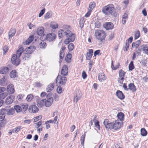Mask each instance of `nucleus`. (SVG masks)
<instances>
[{"instance_id":"58","label":"nucleus","mask_w":148,"mask_h":148,"mask_svg":"<svg viewBox=\"0 0 148 148\" xmlns=\"http://www.w3.org/2000/svg\"><path fill=\"white\" fill-rule=\"evenodd\" d=\"M23 97L24 95L20 94L18 95L17 98L19 101H21L22 100V99L23 98Z\"/></svg>"},{"instance_id":"18","label":"nucleus","mask_w":148,"mask_h":148,"mask_svg":"<svg viewBox=\"0 0 148 148\" xmlns=\"http://www.w3.org/2000/svg\"><path fill=\"white\" fill-rule=\"evenodd\" d=\"M103 26L107 30L112 29L114 26L113 23L111 22L106 23Z\"/></svg>"},{"instance_id":"3","label":"nucleus","mask_w":148,"mask_h":148,"mask_svg":"<svg viewBox=\"0 0 148 148\" xmlns=\"http://www.w3.org/2000/svg\"><path fill=\"white\" fill-rule=\"evenodd\" d=\"M23 48H20L17 51L16 54H14L11 59V63L15 66H18L20 63L19 58L23 52Z\"/></svg>"},{"instance_id":"55","label":"nucleus","mask_w":148,"mask_h":148,"mask_svg":"<svg viewBox=\"0 0 148 148\" xmlns=\"http://www.w3.org/2000/svg\"><path fill=\"white\" fill-rule=\"evenodd\" d=\"M129 70L130 71L134 69V66L133 61H131L129 66Z\"/></svg>"},{"instance_id":"29","label":"nucleus","mask_w":148,"mask_h":148,"mask_svg":"<svg viewBox=\"0 0 148 148\" xmlns=\"http://www.w3.org/2000/svg\"><path fill=\"white\" fill-rule=\"evenodd\" d=\"M75 40L74 36L73 35L72 38L66 39L64 40V43L66 44H68L70 42H73Z\"/></svg>"},{"instance_id":"14","label":"nucleus","mask_w":148,"mask_h":148,"mask_svg":"<svg viewBox=\"0 0 148 148\" xmlns=\"http://www.w3.org/2000/svg\"><path fill=\"white\" fill-rule=\"evenodd\" d=\"M16 31L15 29L14 28H11L8 32V39L10 41L14 35L16 33Z\"/></svg>"},{"instance_id":"62","label":"nucleus","mask_w":148,"mask_h":148,"mask_svg":"<svg viewBox=\"0 0 148 148\" xmlns=\"http://www.w3.org/2000/svg\"><path fill=\"white\" fill-rule=\"evenodd\" d=\"M8 47L7 46H5L3 48V50L4 52L6 53L8 51Z\"/></svg>"},{"instance_id":"11","label":"nucleus","mask_w":148,"mask_h":148,"mask_svg":"<svg viewBox=\"0 0 148 148\" xmlns=\"http://www.w3.org/2000/svg\"><path fill=\"white\" fill-rule=\"evenodd\" d=\"M7 91L9 94H12L14 92V87L12 84L8 85L7 88Z\"/></svg>"},{"instance_id":"31","label":"nucleus","mask_w":148,"mask_h":148,"mask_svg":"<svg viewBox=\"0 0 148 148\" xmlns=\"http://www.w3.org/2000/svg\"><path fill=\"white\" fill-rule=\"evenodd\" d=\"M34 38L33 36H31L28 39L26 40L24 44L25 45H29L33 40Z\"/></svg>"},{"instance_id":"61","label":"nucleus","mask_w":148,"mask_h":148,"mask_svg":"<svg viewBox=\"0 0 148 148\" xmlns=\"http://www.w3.org/2000/svg\"><path fill=\"white\" fill-rule=\"evenodd\" d=\"M35 84L36 86L37 87H40L43 85L42 83L38 82H36Z\"/></svg>"},{"instance_id":"15","label":"nucleus","mask_w":148,"mask_h":148,"mask_svg":"<svg viewBox=\"0 0 148 148\" xmlns=\"http://www.w3.org/2000/svg\"><path fill=\"white\" fill-rule=\"evenodd\" d=\"M4 112L7 115H11L13 114L14 113V110L13 108H12L9 110H6V109H4L3 110Z\"/></svg>"},{"instance_id":"22","label":"nucleus","mask_w":148,"mask_h":148,"mask_svg":"<svg viewBox=\"0 0 148 148\" xmlns=\"http://www.w3.org/2000/svg\"><path fill=\"white\" fill-rule=\"evenodd\" d=\"M128 18V14L127 12H125L122 16V23L123 25H125L126 23V20Z\"/></svg>"},{"instance_id":"40","label":"nucleus","mask_w":148,"mask_h":148,"mask_svg":"<svg viewBox=\"0 0 148 148\" xmlns=\"http://www.w3.org/2000/svg\"><path fill=\"white\" fill-rule=\"evenodd\" d=\"M72 56L71 54H67L65 58L66 61L67 62H71Z\"/></svg>"},{"instance_id":"25","label":"nucleus","mask_w":148,"mask_h":148,"mask_svg":"<svg viewBox=\"0 0 148 148\" xmlns=\"http://www.w3.org/2000/svg\"><path fill=\"white\" fill-rule=\"evenodd\" d=\"M44 29L43 27H40L38 28L36 33L37 34L40 36L42 35L44 32Z\"/></svg>"},{"instance_id":"53","label":"nucleus","mask_w":148,"mask_h":148,"mask_svg":"<svg viewBox=\"0 0 148 148\" xmlns=\"http://www.w3.org/2000/svg\"><path fill=\"white\" fill-rule=\"evenodd\" d=\"M124 77H119L118 79V81L120 84H123L124 80Z\"/></svg>"},{"instance_id":"5","label":"nucleus","mask_w":148,"mask_h":148,"mask_svg":"<svg viewBox=\"0 0 148 148\" xmlns=\"http://www.w3.org/2000/svg\"><path fill=\"white\" fill-rule=\"evenodd\" d=\"M95 36L97 39L102 41V40L105 38L106 35L103 30H97L95 32Z\"/></svg>"},{"instance_id":"38","label":"nucleus","mask_w":148,"mask_h":148,"mask_svg":"<svg viewBox=\"0 0 148 148\" xmlns=\"http://www.w3.org/2000/svg\"><path fill=\"white\" fill-rule=\"evenodd\" d=\"M58 26V24L55 22H52L50 24V27L53 29L57 28Z\"/></svg>"},{"instance_id":"20","label":"nucleus","mask_w":148,"mask_h":148,"mask_svg":"<svg viewBox=\"0 0 148 148\" xmlns=\"http://www.w3.org/2000/svg\"><path fill=\"white\" fill-rule=\"evenodd\" d=\"M98 79L101 82L105 80L106 79V77L105 75L103 73H100L99 74L98 76Z\"/></svg>"},{"instance_id":"60","label":"nucleus","mask_w":148,"mask_h":148,"mask_svg":"<svg viewBox=\"0 0 148 148\" xmlns=\"http://www.w3.org/2000/svg\"><path fill=\"white\" fill-rule=\"evenodd\" d=\"M42 117L41 116H36L34 118V122L37 121L39 119H41Z\"/></svg>"},{"instance_id":"21","label":"nucleus","mask_w":148,"mask_h":148,"mask_svg":"<svg viewBox=\"0 0 148 148\" xmlns=\"http://www.w3.org/2000/svg\"><path fill=\"white\" fill-rule=\"evenodd\" d=\"M45 100L46 99L42 100L39 99L37 100V103L38 107L41 108L44 106L45 103Z\"/></svg>"},{"instance_id":"17","label":"nucleus","mask_w":148,"mask_h":148,"mask_svg":"<svg viewBox=\"0 0 148 148\" xmlns=\"http://www.w3.org/2000/svg\"><path fill=\"white\" fill-rule=\"evenodd\" d=\"M68 68L66 65L63 66L61 71V74L64 76L66 75L68 73Z\"/></svg>"},{"instance_id":"49","label":"nucleus","mask_w":148,"mask_h":148,"mask_svg":"<svg viewBox=\"0 0 148 148\" xmlns=\"http://www.w3.org/2000/svg\"><path fill=\"white\" fill-rule=\"evenodd\" d=\"M119 63H118L117 64V65L114 67L113 64V62L112 61V63H111V67L112 69L114 70H116L117 69V68H119Z\"/></svg>"},{"instance_id":"23","label":"nucleus","mask_w":148,"mask_h":148,"mask_svg":"<svg viewBox=\"0 0 148 148\" xmlns=\"http://www.w3.org/2000/svg\"><path fill=\"white\" fill-rule=\"evenodd\" d=\"M22 54V58L24 60H28L30 57V54L27 53V52H25V51H23V49Z\"/></svg>"},{"instance_id":"26","label":"nucleus","mask_w":148,"mask_h":148,"mask_svg":"<svg viewBox=\"0 0 148 148\" xmlns=\"http://www.w3.org/2000/svg\"><path fill=\"white\" fill-rule=\"evenodd\" d=\"M128 90L129 89L132 91V92H134L136 91V87L134 84L130 83L128 85Z\"/></svg>"},{"instance_id":"59","label":"nucleus","mask_w":148,"mask_h":148,"mask_svg":"<svg viewBox=\"0 0 148 148\" xmlns=\"http://www.w3.org/2000/svg\"><path fill=\"white\" fill-rule=\"evenodd\" d=\"M85 137V135H83L82 136L81 139V143L82 145H83L84 143V141Z\"/></svg>"},{"instance_id":"28","label":"nucleus","mask_w":148,"mask_h":148,"mask_svg":"<svg viewBox=\"0 0 148 148\" xmlns=\"http://www.w3.org/2000/svg\"><path fill=\"white\" fill-rule=\"evenodd\" d=\"M54 87V84H50L47 87L46 89V91L47 92H50L53 90Z\"/></svg>"},{"instance_id":"64","label":"nucleus","mask_w":148,"mask_h":148,"mask_svg":"<svg viewBox=\"0 0 148 148\" xmlns=\"http://www.w3.org/2000/svg\"><path fill=\"white\" fill-rule=\"evenodd\" d=\"M57 91L58 93L60 94L62 92V89L61 87L58 86L57 88Z\"/></svg>"},{"instance_id":"63","label":"nucleus","mask_w":148,"mask_h":148,"mask_svg":"<svg viewBox=\"0 0 148 148\" xmlns=\"http://www.w3.org/2000/svg\"><path fill=\"white\" fill-rule=\"evenodd\" d=\"M27 25L29 27V29H32V27L34 28L35 27V25H33L31 23H28L27 24Z\"/></svg>"},{"instance_id":"7","label":"nucleus","mask_w":148,"mask_h":148,"mask_svg":"<svg viewBox=\"0 0 148 148\" xmlns=\"http://www.w3.org/2000/svg\"><path fill=\"white\" fill-rule=\"evenodd\" d=\"M82 96V93L80 91H76L75 95L74 97L73 101L76 103H77L78 101L81 98Z\"/></svg>"},{"instance_id":"2","label":"nucleus","mask_w":148,"mask_h":148,"mask_svg":"<svg viewBox=\"0 0 148 148\" xmlns=\"http://www.w3.org/2000/svg\"><path fill=\"white\" fill-rule=\"evenodd\" d=\"M108 122V119H105L103 121V124L106 128L117 130L122 126V122H120L119 120L116 121L114 123Z\"/></svg>"},{"instance_id":"24","label":"nucleus","mask_w":148,"mask_h":148,"mask_svg":"<svg viewBox=\"0 0 148 148\" xmlns=\"http://www.w3.org/2000/svg\"><path fill=\"white\" fill-rule=\"evenodd\" d=\"M65 47L64 46H63L61 48L59 55V57L60 60L63 59L64 57V51L65 49Z\"/></svg>"},{"instance_id":"37","label":"nucleus","mask_w":148,"mask_h":148,"mask_svg":"<svg viewBox=\"0 0 148 148\" xmlns=\"http://www.w3.org/2000/svg\"><path fill=\"white\" fill-rule=\"evenodd\" d=\"M46 46V43L44 41H42L39 44V46L41 48H45Z\"/></svg>"},{"instance_id":"4","label":"nucleus","mask_w":148,"mask_h":148,"mask_svg":"<svg viewBox=\"0 0 148 148\" xmlns=\"http://www.w3.org/2000/svg\"><path fill=\"white\" fill-rule=\"evenodd\" d=\"M102 12L105 14L109 15L111 14L115 16L116 14L114 13V6L113 4H110L105 6L102 9Z\"/></svg>"},{"instance_id":"50","label":"nucleus","mask_w":148,"mask_h":148,"mask_svg":"<svg viewBox=\"0 0 148 148\" xmlns=\"http://www.w3.org/2000/svg\"><path fill=\"white\" fill-rule=\"evenodd\" d=\"M42 123V121H40L37 123H34V125L35 127L37 126V128H38L41 125Z\"/></svg>"},{"instance_id":"48","label":"nucleus","mask_w":148,"mask_h":148,"mask_svg":"<svg viewBox=\"0 0 148 148\" xmlns=\"http://www.w3.org/2000/svg\"><path fill=\"white\" fill-rule=\"evenodd\" d=\"M85 22V20L84 18H81L79 24L81 28H82L84 25V23Z\"/></svg>"},{"instance_id":"36","label":"nucleus","mask_w":148,"mask_h":148,"mask_svg":"<svg viewBox=\"0 0 148 148\" xmlns=\"http://www.w3.org/2000/svg\"><path fill=\"white\" fill-rule=\"evenodd\" d=\"M142 49L143 53L148 55V45L144 46Z\"/></svg>"},{"instance_id":"12","label":"nucleus","mask_w":148,"mask_h":148,"mask_svg":"<svg viewBox=\"0 0 148 148\" xmlns=\"http://www.w3.org/2000/svg\"><path fill=\"white\" fill-rule=\"evenodd\" d=\"M53 99L52 97H50L45 100V105L47 107L50 106L53 102Z\"/></svg>"},{"instance_id":"47","label":"nucleus","mask_w":148,"mask_h":148,"mask_svg":"<svg viewBox=\"0 0 148 148\" xmlns=\"http://www.w3.org/2000/svg\"><path fill=\"white\" fill-rule=\"evenodd\" d=\"M125 73L122 70H120L119 71V77H124Z\"/></svg>"},{"instance_id":"54","label":"nucleus","mask_w":148,"mask_h":148,"mask_svg":"<svg viewBox=\"0 0 148 148\" xmlns=\"http://www.w3.org/2000/svg\"><path fill=\"white\" fill-rule=\"evenodd\" d=\"M140 36V32L139 30L137 31L135 33L134 35V38L135 39H136L138 38Z\"/></svg>"},{"instance_id":"33","label":"nucleus","mask_w":148,"mask_h":148,"mask_svg":"<svg viewBox=\"0 0 148 148\" xmlns=\"http://www.w3.org/2000/svg\"><path fill=\"white\" fill-rule=\"evenodd\" d=\"M52 15V11H49L45 14L44 18L45 19L49 18L51 17Z\"/></svg>"},{"instance_id":"30","label":"nucleus","mask_w":148,"mask_h":148,"mask_svg":"<svg viewBox=\"0 0 148 148\" xmlns=\"http://www.w3.org/2000/svg\"><path fill=\"white\" fill-rule=\"evenodd\" d=\"M10 75L11 78H15L18 76L17 72L15 70H13L11 71Z\"/></svg>"},{"instance_id":"9","label":"nucleus","mask_w":148,"mask_h":148,"mask_svg":"<svg viewBox=\"0 0 148 148\" xmlns=\"http://www.w3.org/2000/svg\"><path fill=\"white\" fill-rule=\"evenodd\" d=\"M28 110L30 113H33L38 112V109L36 105H31L29 106Z\"/></svg>"},{"instance_id":"19","label":"nucleus","mask_w":148,"mask_h":148,"mask_svg":"<svg viewBox=\"0 0 148 148\" xmlns=\"http://www.w3.org/2000/svg\"><path fill=\"white\" fill-rule=\"evenodd\" d=\"M116 95L121 100L124 99L125 96L122 92L119 90H118L116 92Z\"/></svg>"},{"instance_id":"43","label":"nucleus","mask_w":148,"mask_h":148,"mask_svg":"<svg viewBox=\"0 0 148 148\" xmlns=\"http://www.w3.org/2000/svg\"><path fill=\"white\" fill-rule=\"evenodd\" d=\"M93 121L95 123V125L96 127L98 128L99 130V127L100 125H99V121L95 119V118H94Z\"/></svg>"},{"instance_id":"42","label":"nucleus","mask_w":148,"mask_h":148,"mask_svg":"<svg viewBox=\"0 0 148 148\" xmlns=\"http://www.w3.org/2000/svg\"><path fill=\"white\" fill-rule=\"evenodd\" d=\"M6 123V122L5 120L1 121L0 123V130H1L4 127Z\"/></svg>"},{"instance_id":"57","label":"nucleus","mask_w":148,"mask_h":148,"mask_svg":"<svg viewBox=\"0 0 148 148\" xmlns=\"http://www.w3.org/2000/svg\"><path fill=\"white\" fill-rule=\"evenodd\" d=\"M45 12V8H44L43 9L41 10L38 16L40 17H41L44 14Z\"/></svg>"},{"instance_id":"8","label":"nucleus","mask_w":148,"mask_h":148,"mask_svg":"<svg viewBox=\"0 0 148 148\" xmlns=\"http://www.w3.org/2000/svg\"><path fill=\"white\" fill-rule=\"evenodd\" d=\"M56 38L55 34L53 33L48 34L46 36V39L49 41H52L55 39Z\"/></svg>"},{"instance_id":"6","label":"nucleus","mask_w":148,"mask_h":148,"mask_svg":"<svg viewBox=\"0 0 148 148\" xmlns=\"http://www.w3.org/2000/svg\"><path fill=\"white\" fill-rule=\"evenodd\" d=\"M66 81V78L65 77H62L60 75H58L56 78V83L62 86L64 85Z\"/></svg>"},{"instance_id":"39","label":"nucleus","mask_w":148,"mask_h":148,"mask_svg":"<svg viewBox=\"0 0 148 148\" xmlns=\"http://www.w3.org/2000/svg\"><path fill=\"white\" fill-rule=\"evenodd\" d=\"M141 134L143 136H146L147 134V132L146 130L144 128H141L140 130Z\"/></svg>"},{"instance_id":"13","label":"nucleus","mask_w":148,"mask_h":148,"mask_svg":"<svg viewBox=\"0 0 148 148\" xmlns=\"http://www.w3.org/2000/svg\"><path fill=\"white\" fill-rule=\"evenodd\" d=\"M35 49V47L33 46H30L25 49V52H27V53L30 54L34 51Z\"/></svg>"},{"instance_id":"51","label":"nucleus","mask_w":148,"mask_h":148,"mask_svg":"<svg viewBox=\"0 0 148 148\" xmlns=\"http://www.w3.org/2000/svg\"><path fill=\"white\" fill-rule=\"evenodd\" d=\"M68 49L70 51H72L74 48V45L72 43H71L68 46Z\"/></svg>"},{"instance_id":"27","label":"nucleus","mask_w":148,"mask_h":148,"mask_svg":"<svg viewBox=\"0 0 148 148\" xmlns=\"http://www.w3.org/2000/svg\"><path fill=\"white\" fill-rule=\"evenodd\" d=\"M7 84V79L5 76H3L0 79V84L3 86H5Z\"/></svg>"},{"instance_id":"16","label":"nucleus","mask_w":148,"mask_h":148,"mask_svg":"<svg viewBox=\"0 0 148 148\" xmlns=\"http://www.w3.org/2000/svg\"><path fill=\"white\" fill-rule=\"evenodd\" d=\"M9 72V69L7 67H3L0 69V73L1 74H6Z\"/></svg>"},{"instance_id":"34","label":"nucleus","mask_w":148,"mask_h":148,"mask_svg":"<svg viewBox=\"0 0 148 148\" xmlns=\"http://www.w3.org/2000/svg\"><path fill=\"white\" fill-rule=\"evenodd\" d=\"M95 5L96 3L94 2H90L89 5L88 10L92 11L93 9L95 7Z\"/></svg>"},{"instance_id":"56","label":"nucleus","mask_w":148,"mask_h":148,"mask_svg":"<svg viewBox=\"0 0 148 148\" xmlns=\"http://www.w3.org/2000/svg\"><path fill=\"white\" fill-rule=\"evenodd\" d=\"M95 27L97 28H99L101 25V24L100 23L99 21H96L95 22Z\"/></svg>"},{"instance_id":"35","label":"nucleus","mask_w":148,"mask_h":148,"mask_svg":"<svg viewBox=\"0 0 148 148\" xmlns=\"http://www.w3.org/2000/svg\"><path fill=\"white\" fill-rule=\"evenodd\" d=\"M21 111L24 112L27 110L28 107V105L26 103H23L21 105Z\"/></svg>"},{"instance_id":"32","label":"nucleus","mask_w":148,"mask_h":148,"mask_svg":"<svg viewBox=\"0 0 148 148\" xmlns=\"http://www.w3.org/2000/svg\"><path fill=\"white\" fill-rule=\"evenodd\" d=\"M117 116L118 119L121 121V122H122V121H123L124 119V114L123 113L120 112L118 114Z\"/></svg>"},{"instance_id":"41","label":"nucleus","mask_w":148,"mask_h":148,"mask_svg":"<svg viewBox=\"0 0 148 148\" xmlns=\"http://www.w3.org/2000/svg\"><path fill=\"white\" fill-rule=\"evenodd\" d=\"M8 95V93L6 92L0 94V100L4 99Z\"/></svg>"},{"instance_id":"44","label":"nucleus","mask_w":148,"mask_h":148,"mask_svg":"<svg viewBox=\"0 0 148 148\" xmlns=\"http://www.w3.org/2000/svg\"><path fill=\"white\" fill-rule=\"evenodd\" d=\"M3 111V110H2L0 112V121H1L5 120H4V119L5 117V115L3 113L4 112Z\"/></svg>"},{"instance_id":"46","label":"nucleus","mask_w":148,"mask_h":148,"mask_svg":"<svg viewBox=\"0 0 148 148\" xmlns=\"http://www.w3.org/2000/svg\"><path fill=\"white\" fill-rule=\"evenodd\" d=\"M33 98V96L32 95L30 94L27 95L26 99L28 101H30Z\"/></svg>"},{"instance_id":"45","label":"nucleus","mask_w":148,"mask_h":148,"mask_svg":"<svg viewBox=\"0 0 148 148\" xmlns=\"http://www.w3.org/2000/svg\"><path fill=\"white\" fill-rule=\"evenodd\" d=\"M14 109L17 112H19L21 111V108L18 105H16L14 106Z\"/></svg>"},{"instance_id":"52","label":"nucleus","mask_w":148,"mask_h":148,"mask_svg":"<svg viewBox=\"0 0 148 148\" xmlns=\"http://www.w3.org/2000/svg\"><path fill=\"white\" fill-rule=\"evenodd\" d=\"M21 129V126H18L12 130V132L14 133H17Z\"/></svg>"},{"instance_id":"10","label":"nucleus","mask_w":148,"mask_h":148,"mask_svg":"<svg viewBox=\"0 0 148 148\" xmlns=\"http://www.w3.org/2000/svg\"><path fill=\"white\" fill-rule=\"evenodd\" d=\"M14 96L13 95H11L8 96L5 100V103L7 104H10L14 101Z\"/></svg>"},{"instance_id":"1","label":"nucleus","mask_w":148,"mask_h":148,"mask_svg":"<svg viewBox=\"0 0 148 148\" xmlns=\"http://www.w3.org/2000/svg\"><path fill=\"white\" fill-rule=\"evenodd\" d=\"M70 26L68 25H64L62 27V29H60L58 32L59 36L60 38L66 36L67 38H72L73 36H74L75 39V35L73 34L69 29Z\"/></svg>"}]
</instances>
